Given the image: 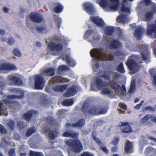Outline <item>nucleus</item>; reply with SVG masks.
I'll return each instance as SVG.
<instances>
[{
	"instance_id": "obj_17",
	"label": "nucleus",
	"mask_w": 156,
	"mask_h": 156,
	"mask_svg": "<svg viewBox=\"0 0 156 156\" xmlns=\"http://www.w3.org/2000/svg\"><path fill=\"white\" fill-rule=\"evenodd\" d=\"M83 6L84 10L87 12L91 14L94 12V6L90 3L86 2L84 3Z\"/></svg>"
},
{
	"instance_id": "obj_58",
	"label": "nucleus",
	"mask_w": 156,
	"mask_h": 156,
	"mask_svg": "<svg viewBox=\"0 0 156 156\" xmlns=\"http://www.w3.org/2000/svg\"><path fill=\"white\" fill-rule=\"evenodd\" d=\"M100 38L101 37L99 36H94L93 37V39L92 40V41L90 40V42H91L92 41L94 42L95 41H98L100 39Z\"/></svg>"
},
{
	"instance_id": "obj_25",
	"label": "nucleus",
	"mask_w": 156,
	"mask_h": 156,
	"mask_svg": "<svg viewBox=\"0 0 156 156\" xmlns=\"http://www.w3.org/2000/svg\"><path fill=\"white\" fill-rule=\"evenodd\" d=\"M9 139L7 138L4 137L1 141L0 143V147H3L5 149L7 148L10 145Z\"/></svg>"
},
{
	"instance_id": "obj_52",
	"label": "nucleus",
	"mask_w": 156,
	"mask_h": 156,
	"mask_svg": "<svg viewBox=\"0 0 156 156\" xmlns=\"http://www.w3.org/2000/svg\"><path fill=\"white\" fill-rule=\"evenodd\" d=\"M119 142V138H115L111 142V144L114 145H117Z\"/></svg>"
},
{
	"instance_id": "obj_54",
	"label": "nucleus",
	"mask_w": 156,
	"mask_h": 156,
	"mask_svg": "<svg viewBox=\"0 0 156 156\" xmlns=\"http://www.w3.org/2000/svg\"><path fill=\"white\" fill-rule=\"evenodd\" d=\"M15 40L13 38H9L7 41V43L9 45H13L15 44Z\"/></svg>"
},
{
	"instance_id": "obj_40",
	"label": "nucleus",
	"mask_w": 156,
	"mask_h": 156,
	"mask_svg": "<svg viewBox=\"0 0 156 156\" xmlns=\"http://www.w3.org/2000/svg\"><path fill=\"white\" fill-rule=\"evenodd\" d=\"M93 33H94V31L92 30H87L85 32L84 36V38L85 39L88 38Z\"/></svg>"
},
{
	"instance_id": "obj_60",
	"label": "nucleus",
	"mask_w": 156,
	"mask_h": 156,
	"mask_svg": "<svg viewBox=\"0 0 156 156\" xmlns=\"http://www.w3.org/2000/svg\"><path fill=\"white\" fill-rule=\"evenodd\" d=\"M114 75L112 77L113 79H117L120 76V75L118 73L114 72L113 73Z\"/></svg>"
},
{
	"instance_id": "obj_34",
	"label": "nucleus",
	"mask_w": 156,
	"mask_h": 156,
	"mask_svg": "<svg viewBox=\"0 0 156 156\" xmlns=\"http://www.w3.org/2000/svg\"><path fill=\"white\" fill-rule=\"evenodd\" d=\"M96 84L98 87L101 89L103 86V82L101 80L98 78H97L96 80Z\"/></svg>"
},
{
	"instance_id": "obj_61",
	"label": "nucleus",
	"mask_w": 156,
	"mask_h": 156,
	"mask_svg": "<svg viewBox=\"0 0 156 156\" xmlns=\"http://www.w3.org/2000/svg\"><path fill=\"white\" fill-rule=\"evenodd\" d=\"M68 67L67 66L65 65H63L61 66H59L58 69L60 70H65L67 69Z\"/></svg>"
},
{
	"instance_id": "obj_21",
	"label": "nucleus",
	"mask_w": 156,
	"mask_h": 156,
	"mask_svg": "<svg viewBox=\"0 0 156 156\" xmlns=\"http://www.w3.org/2000/svg\"><path fill=\"white\" fill-rule=\"evenodd\" d=\"M37 114L38 112L36 111H28L24 115L23 118L29 121L32 116Z\"/></svg>"
},
{
	"instance_id": "obj_30",
	"label": "nucleus",
	"mask_w": 156,
	"mask_h": 156,
	"mask_svg": "<svg viewBox=\"0 0 156 156\" xmlns=\"http://www.w3.org/2000/svg\"><path fill=\"white\" fill-rule=\"evenodd\" d=\"M6 108L4 105L0 101V115L7 116L8 115Z\"/></svg>"
},
{
	"instance_id": "obj_32",
	"label": "nucleus",
	"mask_w": 156,
	"mask_h": 156,
	"mask_svg": "<svg viewBox=\"0 0 156 156\" xmlns=\"http://www.w3.org/2000/svg\"><path fill=\"white\" fill-rule=\"evenodd\" d=\"M54 81L58 83H64L67 81V79L62 76H55L54 79Z\"/></svg>"
},
{
	"instance_id": "obj_23",
	"label": "nucleus",
	"mask_w": 156,
	"mask_h": 156,
	"mask_svg": "<svg viewBox=\"0 0 156 156\" xmlns=\"http://www.w3.org/2000/svg\"><path fill=\"white\" fill-rule=\"evenodd\" d=\"M55 70L53 69L48 68L45 70H41V73L43 76H52L55 74Z\"/></svg>"
},
{
	"instance_id": "obj_5",
	"label": "nucleus",
	"mask_w": 156,
	"mask_h": 156,
	"mask_svg": "<svg viewBox=\"0 0 156 156\" xmlns=\"http://www.w3.org/2000/svg\"><path fill=\"white\" fill-rule=\"evenodd\" d=\"M51 124H50L49 126H44L42 129V131L43 132H45L48 133V137L50 139L53 140L56 137L57 134L58 133V131L53 127Z\"/></svg>"
},
{
	"instance_id": "obj_10",
	"label": "nucleus",
	"mask_w": 156,
	"mask_h": 156,
	"mask_svg": "<svg viewBox=\"0 0 156 156\" xmlns=\"http://www.w3.org/2000/svg\"><path fill=\"white\" fill-rule=\"evenodd\" d=\"M109 46L112 49H117L121 48L122 44L119 40L113 39L109 42Z\"/></svg>"
},
{
	"instance_id": "obj_49",
	"label": "nucleus",
	"mask_w": 156,
	"mask_h": 156,
	"mask_svg": "<svg viewBox=\"0 0 156 156\" xmlns=\"http://www.w3.org/2000/svg\"><path fill=\"white\" fill-rule=\"evenodd\" d=\"M125 16L122 15L118 16L117 18V20L119 22H124Z\"/></svg>"
},
{
	"instance_id": "obj_57",
	"label": "nucleus",
	"mask_w": 156,
	"mask_h": 156,
	"mask_svg": "<svg viewBox=\"0 0 156 156\" xmlns=\"http://www.w3.org/2000/svg\"><path fill=\"white\" fill-rule=\"evenodd\" d=\"M47 122H48L49 123L51 124H54V119L51 117H48L47 119Z\"/></svg>"
},
{
	"instance_id": "obj_2",
	"label": "nucleus",
	"mask_w": 156,
	"mask_h": 156,
	"mask_svg": "<svg viewBox=\"0 0 156 156\" xmlns=\"http://www.w3.org/2000/svg\"><path fill=\"white\" fill-rule=\"evenodd\" d=\"M90 54L91 56L96 60H104L107 57V55L103 52L101 49H93L90 51Z\"/></svg>"
},
{
	"instance_id": "obj_63",
	"label": "nucleus",
	"mask_w": 156,
	"mask_h": 156,
	"mask_svg": "<svg viewBox=\"0 0 156 156\" xmlns=\"http://www.w3.org/2000/svg\"><path fill=\"white\" fill-rule=\"evenodd\" d=\"M114 147H113L111 148V151L112 152L115 153L118 150V145H115Z\"/></svg>"
},
{
	"instance_id": "obj_14",
	"label": "nucleus",
	"mask_w": 156,
	"mask_h": 156,
	"mask_svg": "<svg viewBox=\"0 0 156 156\" xmlns=\"http://www.w3.org/2000/svg\"><path fill=\"white\" fill-rule=\"evenodd\" d=\"M144 31V28L140 26H138L135 29L134 35L137 40H141Z\"/></svg>"
},
{
	"instance_id": "obj_47",
	"label": "nucleus",
	"mask_w": 156,
	"mask_h": 156,
	"mask_svg": "<svg viewBox=\"0 0 156 156\" xmlns=\"http://www.w3.org/2000/svg\"><path fill=\"white\" fill-rule=\"evenodd\" d=\"M107 0H101L99 2V5L102 8H105L107 5Z\"/></svg>"
},
{
	"instance_id": "obj_59",
	"label": "nucleus",
	"mask_w": 156,
	"mask_h": 156,
	"mask_svg": "<svg viewBox=\"0 0 156 156\" xmlns=\"http://www.w3.org/2000/svg\"><path fill=\"white\" fill-rule=\"evenodd\" d=\"M119 106L120 108L125 110H127V106L124 103H119Z\"/></svg>"
},
{
	"instance_id": "obj_31",
	"label": "nucleus",
	"mask_w": 156,
	"mask_h": 156,
	"mask_svg": "<svg viewBox=\"0 0 156 156\" xmlns=\"http://www.w3.org/2000/svg\"><path fill=\"white\" fill-rule=\"evenodd\" d=\"M76 87L74 85L69 88V97L75 95L77 93Z\"/></svg>"
},
{
	"instance_id": "obj_38",
	"label": "nucleus",
	"mask_w": 156,
	"mask_h": 156,
	"mask_svg": "<svg viewBox=\"0 0 156 156\" xmlns=\"http://www.w3.org/2000/svg\"><path fill=\"white\" fill-rule=\"evenodd\" d=\"M54 17L57 27L58 28H59L60 27V24L62 22L61 19L56 15H54Z\"/></svg>"
},
{
	"instance_id": "obj_43",
	"label": "nucleus",
	"mask_w": 156,
	"mask_h": 156,
	"mask_svg": "<svg viewBox=\"0 0 156 156\" xmlns=\"http://www.w3.org/2000/svg\"><path fill=\"white\" fill-rule=\"evenodd\" d=\"M101 93L102 95H107L111 93L110 90L108 88H105L103 89L101 91Z\"/></svg>"
},
{
	"instance_id": "obj_62",
	"label": "nucleus",
	"mask_w": 156,
	"mask_h": 156,
	"mask_svg": "<svg viewBox=\"0 0 156 156\" xmlns=\"http://www.w3.org/2000/svg\"><path fill=\"white\" fill-rule=\"evenodd\" d=\"M80 156H94L93 155L89 152H84Z\"/></svg>"
},
{
	"instance_id": "obj_24",
	"label": "nucleus",
	"mask_w": 156,
	"mask_h": 156,
	"mask_svg": "<svg viewBox=\"0 0 156 156\" xmlns=\"http://www.w3.org/2000/svg\"><path fill=\"white\" fill-rule=\"evenodd\" d=\"M151 115L147 114L144 116L140 120V123L146 125H150L151 124V122L149 121L150 119H151Z\"/></svg>"
},
{
	"instance_id": "obj_18",
	"label": "nucleus",
	"mask_w": 156,
	"mask_h": 156,
	"mask_svg": "<svg viewBox=\"0 0 156 156\" xmlns=\"http://www.w3.org/2000/svg\"><path fill=\"white\" fill-rule=\"evenodd\" d=\"M63 7L60 3L57 2L53 4L51 9L52 11L56 13H59L62 12Z\"/></svg>"
},
{
	"instance_id": "obj_27",
	"label": "nucleus",
	"mask_w": 156,
	"mask_h": 156,
	"mask_svg": "<svg viewBox=\"0 0 156 156\" xmlns=\"http://www.w3.org/2000/svg\"><path fill=\"white\" fill-rule=\"evenodd\" d=\"M115 30L114 27H113L106 26L105 29V34L108 35L112 36Z\"/></svg>"
},
{
	"instance_id": "obj_16",
	"label": "nucleus",
	"mask_w": 156,
	"mask_h": 156,
	"mask_svg": "<svg viewBox=\"0 0 156 156\" xmlns=\"http://www.w3.org/2000/svg\"><path fill=\"white\" fill-rule=\"evenodd\" d=\"M120 127H125V128L122 130L123 133H129L132 131V128L128 122H121V124H119Z\"/></svg>"
},
{
	"instance_id": "obj_20",
	"label": "nucleus",
	"mask_w": 156,
	"mask_h": 156,
	"mask_svg": "<svg viewBox=\"0 0 156 156\" xmlns=\"http://www.w3.org/2000/svg\"><path fill=\"white\" fill-rule=\"evenodd\" d=\"M85 123V120L84 119H80L77 121L76 122L71 124L69 123V126L74 128H80L83 126Z\"/></svg>"
},
{
	"instance_id": "obj_46",
	"label": "nucleus",
	"mask_w": 156,
	"mask_h": 156,
	"mask_svg": "<svg viewBox=\"0 0 156 156\" xmlns=\"http://www.w3.org/2000/svg\"><path fill=\"white\" fill-rule=\"evenodd\" d=\"M36 30L38 33H44L46 28L44 26H39L37 27Z\"/></svg>"
},
{
	"instance_id": "obj_22",
	"label": "nucleus",
	"mask_w": 156,
	"mask_h": 156,
	"mask_svg": "<svg viewBox=\"0 0 156 156\" xmlns=\"http://www.w3.org/2000/svg\"><path fill=\"white\" fill-rule=\"evenodd\" d=\"M68 87V85L66 84H63L62 85H58L54 87L53 88V90L55 92L59 91L60 92H62Z\"/></svg>"
},
{
	"instance_id": "obj_12",
	"label": "nucleus",
	"mask_w": 156,
	"mask_h": 156,
	"mask_svg": "<svg viewBox=\"0 0 156 156\" xmlns=\"http://www.w3.org/2000/svg\"><path fill=\"white\" fill-rule=\"evenodd\" d=\"M10 92L13 93H16L17 94H21L20 95H12L8 96V98L10 99L15 98H20L22 97L23 96V91L20 90L16 88H12L9 90Z\"/></svg>"
},
{
	"instance_id": "obj_7",
	"label": "nucleus",
	"mask_w": 156,
	"mask_h": 156,
	"mask_svg": "<svg viewBox=\"0 0 156 156\" xmlns=\"http://www.w3.org/2000/svg\"><path fill=\"white\" fill-rule=\"evenodd\" d=\"M49 48L52 51L51 54L53 55H58V52L61 50L63 46L61 44H56L53 42H50L48 44Z\"/></svg>"
},
{
	"instance_id": "obj_15",
	"label": "nucleus",
	"mask_w": 156,
	"mask_h": 156,
	"mask_svg": "<svg viewBox=\"0 0 156 156\" xmlns=\"http://www.w3.org/2000/svg\"><path fill=\"white\" fill-rule=\"evenodd\" d=\"M129 69L131 71H133L138 66L137 63L135 60L130 58V57L127 60L126 63Z\"/></svg>"
},
{
	"instance_id": "obj_56",
	"label": "nucleus",
	"mask_w": 156,
	"mask_h": 156,
	"mask_svg": "<svg viewBox=\"0 0 156 156\" xmlns=\"http://www.w3.org/2000/svg\"><path fill=\"white\" fill-rule=\"evenodd\" d=\"M9 156H15L16 154L13 148L11 149L9 151Z\"/></svg>"
},
{
	"instance_id": "obj_28",
	"label": "nucleus",
	"mask_w": 156,
	"mask_h": 156,
	"mask_svg": "<svg viewBox=\"0 0 156 156\" xmlns=\"http://www.w3.org/2000/svg\"><path fill=\"white\" fill-rule=\"evenodd\" d=\"M79 135V132H76L74 131L69 130V137H71L73 140L78 139Z\"/></svg>"
},
{
	"instance_id": "obj_64",
	"label": "nucleus",
	"mask_w": 156,
	"mask_h": 156,
	"mask_svg": "<svg viewBox=\"0 0 156 156\" xmlns=\"http://www.w3.org/2000/svg\"><path fill=\"white\" fill-rule=\"evenodd\" d=\"M151 9L152 11L151 12L153 13V14L156 13V5H153L151 7Z\"/></svg>"
},
{
	"instance_id": "obj_42",
	"label": "nucleus",
	"mask_w": 156,
	"mask_h": 156,
	"mask_svg": "<svg viewBox=\"0 0 156 156\" xmlns=\"http://www.w3.org/2000/svg\"><path fill=\"white\" fill-rule=\"evenodd\" d=\"M7 125L11 129L13 130L14 129L15 123L13 121L11 120H10L8 121L7 123Z\"/></svg>"
},
{
	"instance_id": "obj_36",
	"label": "nucleus",
	"mask_w": 156,
	"mask_h": 156,
	"mask_svg": "<svg viewBox=\"0 0 156 156\" xmlns=\"http://www.w3.org/2000/svg\"><path fill=\"white\" fill-rule=\"evenodd\" d=\"M76 64V62L75 60L69 55V66L74 67Z\"/></svg>"
},
{
	"instance_id": "obj_41",
	"label": "nucleus",
	"mask_w": 156,
	"mask_h": 156,
	"mask_svg": "<svg viewBox=\"0 0 156 156\" xmlns=\"http://www.w3.org/2000/svg\"><path fill=\"white\" fill-rule=\"evenodd\" d=\"M119 3L112 2V5H109V8L112 10H116L118 7Z\"/></svg>"
},
{
	"instance_id": "obj_45",
	"label": "nucleus",
	"mask_w": 156,
	"mask_h": 156,
	"mask_svg": "<svg viewBox=\"0 0 156 156\" xmlns=\"http://www.w3.org/2000/svg\"><path fill=\"white\" fill-rule=\"evenodd\" d=\"M92 136L95 141L98 145L100 146L102 145V143L101 141L100 140L99 138H96V136L93 133L92 134Z\"/></svg>"
},
{
	"instance_id": "obj_13",
	"label": "nucleus",
	"mask_w": 156,
	"mask_h": 156,
	"mask_svg": "<svg viewBox=\"0 0 156 156\" xmlns=\"http://www.w3.org/2000/svg\"><path fill=\"white\" fill-rule=\"evenodd\" d=\"M30 20L35 23H40L43 20L41 15L37 13H32L30 15Z\"/></svg>"
},
{
	"instance_id": "obj_9",
	"label": "nucleus",
	"mask_w": 156,
	"mask_h": 156,
	"mask_svg": "<svg viewBox=\"0 0 156 156\" xmlns=\"http://www.w3.org/2000/svg\"><path fill=\"white\" fill-rule=\"evenodd\" d=\"M44 86V81L43 77L40 75H36L35 80V88L38 89H42Z\"/></svg>"
},
{
	"instance_id": "obj_19",
	"label": "nucleus",
	"mask_w": 156,
	"mask_h": 156,
	"mask_svg": "<svg viewBox=\"0 0 156 156\" xmlns=\"http://www.w3.org/2000/svg\"><path fill=\"white\" fill-rule=\"evenodd\" d=\"M124 151L126 153H132L133 152V144L129 140H127L126 143Z\"/></svg>"
},
{
	"instance_id": "obj_35",
	"label": "nucleus",
	"mask_w": 156,
	"mask_h": 156,
	"mask_svg": "<svg viewBox=\"0 0 156 156\" xmlns=\"http://www.w3.org/2000/svg\"><path fill=\"white\" fill-rule=\"evenodd\" d=\"M116 69L117 71L120 73H124L125 72L122 62L120 63L117 67Z\"/></svg>"
},
{
	"instance_id": "obj_3",
	"label": "nucleus",
	"mask_w": 156,
	"mask_h": 156,
	"mask_svg": "<svg viewBox=\"0 0 156 156\" xmlns=\"http://www.w3.org/2000/svg\"><path fill=\"white\" fill-rule=\"evenodd\" d=\"M69 146L74 152L79 153L83 149V146L79 139L69 140Z\"/></svg>"
},
{
	"instance_id": "obj_26",
	"label": "nucleus",
	"mask_w": 156,
	"mask_h": 156,
	"mask_svg": "<svg viewBox=\"0 0 156 156\" xmlns=\"http://www.w3.org/2000/svg\"><path fill=\"white\" fill-rule=\"evenodd\" d=\"M108 84L115 91H117L120 88V86L116 82L111 80L109 81Z\"/></svg>"
},
{
	"instance_id": "obj_1",
	"label": "nucleus",
	"mask_w": 156,
	"mask_h": 156,
	"mask_svg": "<svg viewBox=\"0 0 156 156\" xmlns=\"http://www.w3.org/2000/svg\"><path fill=\"white\" fill-rule=\"evenodd\" d=\"M81 110L85 115H89L97 116L105 114L107 112V109L101 107L93 106L89 108L87 103H84L82 105Z\"/></svg>"
},
{
	"instance_id": "obj_53",
	"label": "nucleus",
	"mask_w": 156,
	"mask_h": 156,
	"mask_svg": "<svg viewBox=\"0 0 156 156\" xmlns=\"http://www.w3.org/2000/svg\"><path fill=\"white\" fill-rule=\"evenodd\" d=\"M144 110L146 111H150L152 112H154L155 110V109L151 106H147L145 108Z\"/></svg>"
},
{
	"instance_id": "obj_55",
	"label": "nucleus",
	"mask_w": 156,
	"mask_h": 156,
	"mask_svg": "<svg viewBox=\"0 0 156 156\" xmlns=\"http://www.w3.org/2000/svg\"><path fill=\"white\" fill-rule=\"evenodd\" d=\"M101 149L106 154H108L109 151L105 146H100Z\"/></svg>"
},
{
	"instance_id": "obj_29",
	"label": "nucleus",
	"mask_w": 156,
	"mask_h": 156,
	"mask_svg": "<svg viewBox=\"0 0 156 156\" xmlns=\"http://www.w3.org/2000/svg\"><path fill=\"white\" fill-rule=\"evenodd\" d=\"M154 14L151 12L148 11L145 14L144 21L146 22H150L153 18Z\"/></svg>"
},
{
	"instance_id": "obj_11",
	"label": "nucleus",
	"mask_w": 156,
	"mask_h": 156,
	"mask_svg": "<svg viewBox=\"0 0 156 156\" xmlns=\"http://www.w3.org/2000/svg\"><path fill=\"white\" fill-rule=\"evenodd\" d=\"M90 20L92 23L95 24L97 26L101 27H104L105 24L103 20L101 18L96 16H92Z\"/></svg>"
},
{
	"instance_id": "obj_48",
	"label": "nucleus",
	"mask_w": 156,
	"mask_h": 156,
	"mask_svg": "<svg viewBox=\"0 0 156 156\" xmlns=\"http://www.w3.org/2000/svg\"><path fill=\"white\" fill-rule=\"evenodd\" d=\"M101 77L107 80H110L111 79L110 75L108 74H107L106 73L103 74L101 75Z\"/></svg>"
},
{
	"instance_id": "obj_39",
	"label": "nucleus",
	"mask_w": 156,
	"mask_h": 156,
	"mask_svg": "<svg viewBox=\"0 0 156 156\" xmlns=\"http://www.w3.org/2000/svg\"><path fill=\"white\" fill-rule=\"evenodd\" d=\"M13 54L17 57H20L21 56V53L19 49L18 48H14L13 51Z\"/></svg>"
},
{
	"instance_id": "obj_50",
	"label": "nucleus",
	"mask_w": 156,
	"mask_h": 156,
	"mask_svg": "<svg viewBox=\"0 0 156 156\" xmlns=\"http://www.w3.org/2000/svg\"><path fill=\"white\" fill-rule=\"evenodd\" d=\"M141 3L146 6H148L151 4L152 2L151 0H142Z\"/></svg>"
},
{
	"instance_id": "obj_51",
	"label": "nucleus",
	"mask_w": 156,
	"mask_h": 156,
	"mask_svg": "<svg viewBox=\"0 0 156 156\" xmlns=\"http://www.w3.org/2000/svg\"><path fill=\"white\" fill-rule=\"evenodd\" d=\"M7 132V131L5 129L4 126L0 124V133L2 134H5Z\"/></svg>"
},
{
	"instance_id": "obj_6",
	"label": "nucleus",
	"mask_w": 156,
	"mask_h": 156,
	"mask_svg": "<svg viewBox=\"0 0 156 156\" xmlns=\"http://www.w3.org/2000/svg\"><path fill=\"white\" fill-rule=\"evenodd\" d=\"M146 33L148 36L152 38H156V20L155 23L147 24Z\"/></svg>"
},
{
	"instance_id": "obj_44",
	"label": "nucleus",
	"mask_w": 156,
	"mask_h": 156,
	"mask_svg": "<svg viewBox=\"0 0 156 156\" xmlns=\"http://www.w3.org/2000/svg\"><path fill=\"white\" fill-rule=\"evenodd\" d=\"M30 156H44L43 154L40 152H37L31 151L30 153Z\"/></svg>"
},
{
	"instance_id": "obj_37",
	"label": "nucleus",
	"mask_w": 156,
	"mask_h": 156,
	"mask_svg": "<svg viewBox=\"0 0 156 156\" xmlns=\"http://www.w3.org/2000/svg\"><path fill=\"white\" fill-rule=\"evenodd\" d=\"M121 10L123 12L129 13L130 12V9L128 7H126L125 5L124 4L122 5L121 8Z\"/></svg>"
},
{
	"instance_id": "obj_8",
	"label": "nucleus",
	"mask_w": 156,
	"mask_h": 156,
	"mask_svg": "<svg viewBox=\"0 0 156 156\" xmlns=\"http://www.w3.org/2000/svg\"><path fill=\"white\" fill-rule=\"evenodd\" d=\"M7 80L9 81V85L15 84L18 86H21L23 84L22 80L17 76L10 75L7 77Z\"/></svg>"
},
{
	"instance_id": "obj_33",
	"label": "nucleus",
	"mask_w": 156,
	"mask_h": 156,
	"mask_svg": "<svg viewBox=\"0 0 156 156\" xmlns=\"http://www.w3.org/2000/svg\"><path fill=\"white\" fill-rule=\"evenodd\" d=\"M37 131V129L34 127H30L28 129L26 132V136H29L33 133Z\"/></svg>"
},
{
	"instance_id": "obj_4",
	"label": "nucleus",
	"mask_w": 156,
	"mask_h": 156,
	"mask_svg": "<svg viewBox=\"0 0 156 156\" xmlns=\"http://www.w3.org/2000/svg\"><path fill=\"white\" fill-rule=\"evenodd\" d=\"M148 46L144 45H140L137 46V51L141 52V58L143 61H146L149 58L150 53L148 49Z\"/></svg>"
}]
</instances>
